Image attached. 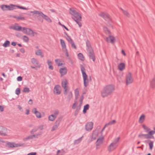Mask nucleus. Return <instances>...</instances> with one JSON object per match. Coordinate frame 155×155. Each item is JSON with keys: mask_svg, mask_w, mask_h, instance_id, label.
Here are the masks:
<instances>
[{"mask_svg": "<svg viewBox=\"0 0 155 155\" xmlns=\"http://www.w3.org/2000/svg\"><path fill=\"white\" fill-rule=\"evenodd\" d=\"M114 87L110 85H107L104 87L101 92L102 96L104 98L110 95L114 91Z\"/></svg>", "mask_w": 155, "mask_h": 155, "instance_id": "obj_1", "label": "nucleus"}, {"mask_svg": "<svg viewBox=\"0 0 155 155\" xmlns=\"http://www.w3.org/2000/svg\"><path fill=\"white\" fill-rule=\"evenodd\" d=\"M70 13L73 16L72 17V18L76 21L80 27H81L82 26V24L79 21L81 20L82 18L81 15L75 10H71V8H70Z\"/></svg>", "mask_w": 155, "mask_h": 155, "instance_id": "obj_2", "label": "nucleus"}, {"mask_svg": "<svg viewBox=\"0 0 155 155\" xmlns=\"http://www.w3.org/2000/svg\"><path fill=\"white\" fill-rule=\"evenodd\" d=\"M80 68L84 80V85L85 87H86L88 85L89 82L87 78V76L85 71V69L83 66L81 64L80 65Z\"/></svg>", "mask_w": 155, "mask_h": 155, "instance_id": "obj_3", "label": "nucleus"}, {"mask_svg": "<svg viewBox=\"0 0 155 155\" xmlns=\"http://www.w3.org/2000/svg\"><path fill=\"white\" fill-rule=\"evenodd\" d=\"M30 12L31 13H33L34 14L38 15L39 16H41L42 18L47 21L49 23L52 22V20L47 15L44 14L41 12L34 10V11H31Z\"/></svg>", "mask_w": 155, "mask_h": 155, "instance_id": "obj_4", "label": "nucleus"}, {"mask_svg": "<svg viewBox=\"0 0 155 155\" xmlns=\"http://www.w3.org/2000/svg\"><path fill=\"white\" fill-rule=\"evenodd\" d=\"M120 139L119 137L115 139L113 142L111 143L108 147V150L111 152L114 150L118 146L117 143Z\"/></svg>", "mask_w": 155, "mask_h": 155, "instance_id": "obj_5", "label": "nucleus"}, {"mask_svg": "<svg viewBox=\"0 0 155 155\" xmlns=\"http://www.w3.org/2000/svg\"><path fill=\"white\" fill-rule=\"evenodd\" d=\"M68 83V81L66 79H64L61 82L62 87L64 90V95H66L70 90L69 87L67 85Z\"/></svg>", "mask_w": 155, "mask_h": 155, "instance_id": "obj_6", "label": "nucleus"}, {"mask_svg": "<svg viewBox=\"0 0 155 155\" xmlns=\"http://www.w3.org/2000/svg\"><path fill=\"white\" fill-rule=\"evenodd\" d=\"M105 32L109 36L108 37H107L106 38V41L108 43L110 42L112 44L114 43L115 42V38L114 36L111 35L110 31L108 30Z\"/></svg>", "mask_w": 155, "mask_h": 155, "instance_id": "obj_7", "label": "nucleus"}, {"mask_svg": "<svg viewBox=\"0 0 155 155\" xmlns=\"http://www.w3.org/2000/svg\"><path fill=\"white\" fill-rule=\"evenodd\" d=\"M31 62L35 66H31V67L32 68L35 69L37 70L36 68H40L41 67V65L39 64V62L35 58H33L31 59Z\"/></svg>", "mask_w": 155, "mask_h": 155, "instance_id": "obj_8", "label": "nucleus"}, {"mask_svg": "<svg viewBox=\"0 0 155 155\" xmlns=\"http://www.w3.org/2000/svg\"><path fill=\"white\" fill-rule=\"evenodd\" d=\"M22 31L24 34L29 35H31L32 36H34L35 35L34 31L32 30L30 28L23 27Z\"/></svg>", "mask_w": 155, "mask_h": 155, "instance_id": "obj_9", "label": "nucleus"}, {"mask_svg": "<svg viewBox=\"0 0 155 155\" xmlns=\"http://www.w3.org/2000/svg\"><path fill=\"white\" fill-rule=\"evenodd\" d=\"M62 119L61 117H58L56 120V122L54 124V125L53 126L51 130V131H53L57 130L59 126V124Z\"/></svg>", "mask_w": 155, "mask_h": 155, "instance_id": "obj_10", "label": "nucleus"}, {"mask_svg": "<svg viewBox=\"0 0 155 155\" xmlns=\"http://www.w3.org/2000/svg\"><path fill=\"white\" fill-rule=\"evenodd\" d=\"M104 137H99L97 140L96 142V149H99L100 148V146L102 145L104 142Z\"/></svg>", "mask_w": 155, "mask_h": 155, "instance_id": "obj_11", "label": "nucleus"}, {"mask_svg": "<svg viewBox=\"0 0 155 155\" xmlns=\"http://www.w3.org/2000/svg\"><path fill=\"white\" fill-rule=\"evenodd\" d=\"M61 92V86L59 85H56L54 87V93L57 95H59Z\"/></svg>", "mask_w": 155, "mask_h": 155, "instance_id": "obj_12", "label": "nucleus"}, {"mask_svg": "<svg viewBox=\"0 0 155 155\" xmlns=\"http://www.w3.org/2000/svg\"><path fill=\"white\" fill-rule=\"evenodd\" d=\"M126 81L127 84H128L132 83L133 81L131 74L129 72L126 76Z\"/></svg>", "mask_w": 155, "mask_h": 155, "instance_id": "obj_13", "label": "nucleus"}, {"mask_svg": "<svg viewBox=\"0 0 155 155\" xmlns=\"http://www.w3.org/2000/svg\"><path fill=\"white\" fill-rule=\"evenodd\" d=\"M87 50L90 58L92 59L93 61H94L95 57L93 50V49H87Z\"/></svg>", "mask_w": 155, "mask_h": 155, "instance_id": "obj_14", "label": "nucleus"}, {"mask_svg": "<svg viewBox=\"0 0 155 155\" xmlns=\"http://www.w3.org/2000/svg\"><path fill=\"white\" fill-rule=\"evenodd\" d=\"M100 15L106 21H111V19L109 15L108 14L105 13H102L100 14Z\"/></svg>", "mask_w": 155, "mask_h": 155, "instance_id": "obj_15", "label": "nucleus"}, {"mask_svg": "<svg viewBox=\"0 0 155 155\" xmlns=\"http://www.w3.org/2000/svg\"><path fill=\"white\" fill-rule=\"evenodd\" d=\"M0 135L2 136H7V135L6 133L7 131V129L5 127L2 126H0Z\"/></svg>", "mask_w": 155, "mask_h": 155, "instance_id": "obj_16", "label": "nucleus"}, {"mask_svg": "<svg viewBox=\"0 0 155 155\" xmlns=\"http://www.w3.org/2000/svg\"><path fill=\"white\" fill-rule=\"evenodd\" d=\"M93 123L90 122L87 123L85 125V129L87 131H90L92 130L93 128Z\"/></svg>", "mask_w": 155, "mask_h": 155, "instance_id": "obj_17", "label": "nucleus"}, {"mask_svg": "<svg viewBox=\"0 0 155 155\" xmlns=\"http://www.w3.org/2000/svg\"><path fill=\"white\" fill-rule=\"evenodd\" d=\"M32 112L35 114L36 117L38 118L41 117V114L40 112L37 110L36 108H34L32 110Z\"/></svg>", "mask_w": 155, "mask_h": 155, "instance_id": "obj_18", "label": "nucleus"}, {"mask_svg": "<svg viewBox=\"0 0 155 155\" xmlns=\"http://www.w3.org/2000/svg\"><path fill=\"white\" fill-rule=\"evenodd\" d=\"M67 72V69L66 67L61 68L59 70V72L61 74V77L66 74Z\"/></svg>", "mask_w": 155, "mask_h": 155, "instance_id": "obj_19", "label": "nucleus"}, {"mask_svg": "<svg viewBox=\"0 0 155 155\" xmlns=\"http://www.w3.org/2000/svg\"><path fill=\"white\" fill-rule=\"evenodd\" d=\"M98 133L97 131L95 130L94 131L91 136V138L92 139L91 141L95 140L98 137Z\"/></svg>", "mask_w": 155, "mask_h": 155, "instance_id": "obj_20", "label": "nucleus"}, {"mask_svg": "<svg viewBox=\"0 0 155 155\" xmlns=\"http://www.w3.org/2000/svg\"><path fill=\"white\" fill-rule=\"evenodd\" d=\"M10 28L17 31H22V30L21 27L17 25L10 26Z\"/></svg>", "mask_w": 155, "mask_h": 155, "instance_id": "obj_21", "label": "nucleus"}, {"mask_svg": "<svg viewBox=\"0 0 155 155\" xmlns=\"http://www.w3.org/2000/svg\"><path fill=\"white\" fill-rule=\"evenodd\" d=\"M125 64L124 63H121L118 65V68L120 71H122L125 69Z\"/></svg>", "mask_w": 155, "mask_h": 155, "instance_id": "obj_22", "label": "nucleus"}, {"mask_svg": "<svg viewBox=\"0 0 155 155\" xmlns=\"http://www.w3.org/2000/svg\"><path fill=\"white\" fill-rule=\"evenodd\" d=\"M60 41L62 50H66V45L64 41L62 39H60Z\"/></svg>", "mask_w": 155, "mask_h": 155, "instance_id": "obj_23", "label": "nucleus"}, {"mask_svg": "<svg viewBox=\"0 0 155 155\" xmlns=\"http://www.w3.org/2000/svg\"><path fill=\"white\" fill-rule=\"evenodd\" d=\"M35 54L38 56H40L41 58L44 57V55L43 54L42 51L40 49H39L35 51Z\"/></svg>", "mask_w": 155, "mask_h": 155, "instance_id": "obj_24", "label": "nucleus"}, {"mask_svg": "<svg viewBox=\"0 0 155 155\" xmlns=\"http://www.w3.org/2000/svg\"><path fill=\"white\" fill-rule=\"evenodd\" d=\"M13 18H16L17 21L24 20H25V18L23 16H19L18 17H17L15 16H13Z\"/></svg>", "mask_w": 155, "mask_h": 155, "instance_id": "obj_25", "label": "nucleus"}, {"mask_svg": "<svg viewBox=\"0 0 155 155\" xmlns=\"http://www.w3.org/2000/svg\"><path fill=\"white\" fill-rule=\"evenodd\" d=\"M16 5H14L13 4H11L10 5H8V10H13L14 9H15V8H14V7H16Z\"/></svg>", "mask_w": 155, "mask_h": 155, "instance_id": "obj_26", "label": "nucleus"}, {"mask_svg": "<svg viewBox=\"0 0 155 155\" xmlns=\"http://www.w3.org/2000/svg\"><path fill=\"white\" fill-rule=\"evenodd\" d=\"M47 63L49 66V69L52 70L54 69L52 65V62L49 60H48L47 61Z\"/></svg>", "mask_w": 155, "mask_h": 155, "instance_id": "obj_27", "label": "nucleus"}, {"mask_svg": "<svg viewBox=\"0 0 155 155\" xmlns=\"http://www.w3.org/2000/svg\"><path fill=\"white\" fill-rule=\"evenodd\" d=\"M56 117L57 116H56L51 114L49 116L48 119L51 121H53Z\"/></svg>", "mask_w": 155, "mask_h": 155, "instance_id": "obj_28", "label": "nucleus"}, {"mask_svg": "<svg viewBox=\"0 0 155 155\" xmlns=\"http://www.w3.org/2000/svg\"><path fill=\"white\" fill-rule=\"evenodd\" d=\"M55 63L57 64L58 66H61L63 65V63H61V61L60 59H56L55 60Z\"/></svg>", "mask_w": 155, "mask_h": 155, "instance_id": "obj_29", "label": "nucleus"}, {"mask_svg": "<svg viewBox=\"0 0 155 155\" xmlns=\"http://www.w3.org/2000/svg\"><path fill=\"white\" fill-rule=\"evenodd\" d=\"M83 137L82 136L81 137L78 139L75 140L74 141V144H77L79 143L82 140V138Z\"/></svg>", "mask_w": 155, "mask_h": 155, "instance_id": "obj_30", "label": "nucleus"}, {"mask_svg": "<svg viewBox=\"0 0 155 155\" xmlns=\"http://www.w3.org/2000/svg\"><path fill=\"white\" fill-rule=\"evenodd\" d=\"M10 42L9 41L6 40L5 43L3 44L2 46L4 47H6L10 46Z\"/></svg>", "mask_w": 155, "mask_h": 155, "instance_id": "obj_31", "label": "nucleus"}, {"mask_svg": "<svg viewBox=\"0 0 155 155\" xmlns=\"http://www.w3.org/2000/svg\"><path fill=\"white\" fill-rule=\"evenodd\" d=\"M78 56L80 60L82 61H84V58L82 53H79L78 54Z\"/></svg>", "mask_w": 155, "mask_h": 155, "instance_id": "obj_32", "label": "nucleus"}, {"mask_svg": "<svg viewBox=\"0 0 155 155\" xmlns=\"http://www.w3.org/2000/svg\"><path fill=\"white\" fill-rule=\"evenodd\" d=\"M6 145L9 148H14V143H11L10 142H7Z\"/></svg>", "mask_w": 155, "mask_h": 155, "instance_id": "obj_33", "label": "nucleus"}, {"mask_svg": "<svg viewBox=\"0 0 155 155\" xmlns=\"http://www.w3.org/2000/svg\"><path fill=\"white\" fill-rule=\"evenodd\" d=\"M145 116L144 114H142L140 117L139 122L140 123H142L145 119Z\"/></svg>", "mask_w": 155, "mask_h": 155, "instance_id": "obj_34", "label": "nucleus"}, {"mask_svg": "<svg viewBox=\"0 0 155 155\" xmlns=\"http://www.w3.org/2000/svg\"><path fill=\"white\" fill-rule=\"evenodd\" d=\"M86 46L88 49H92L90 44V41L87 40L86 41Z\"/></svg>", "mask_w": 155, "mask_h": 155, "instance_id": "obj_35", "label": "nucleus"}, {"mask_svg": "<svg viewBox=\"0 0 155 155\" xmlns=\"http://www.w3.org/2000/svg\"><path fill=\"white\" fill-rule=\"evenodd\" d=\"M72 97V94L71 91H70L68 94L67 99L69 101Z\"/></svg>", "mask_w": 155, "mask_h": 155, "instance_id": "obj_36", "label": "nucleus"}, {"mask_svg": "<svg viewBox=\"0 0 155 155\" xmlns=\"http://www.w3.org/2000/svg\"><path fill=\"white\" fill-rule=\"evenodd\" d=\"M148 141H149V146L150 149L152 150L153 148V141H151V140H149Z\"/></svg>", "mask_w": 155, "mask_h": 155, "instance_id": "obj_37", "label": "nucleus"}, {"mask_svg": "<svg viewBox=\"0 0 155 155\" xmlns=\"http://www.w3.org/2000/svg\"><path fill=\"white\" fill-rule=\"evenodd\" d=\"M0 7L3 11L8 10V5H2L0 6Z\"/></svg>", "mask_w": 155, "mask_h": 155, "instance_id": "obj_38", "label": "nucleus"}, {"mask_svg": "<svg viewBox=\"0 0 155 155\" xmlns=\"http://www.w3.org/2000/svg\"><path fill=\"white\" fill-rule=\"evenodd\" d=\"M74 93L75 95V98L77 100L78 98L79 94V91L78 90V88H77L75 90Z\"/></svg>", "mask_w": 155, "mask_h": 155, "instance_id": "obj_39", "label": "nucleus"}, {"mask_svg": "<svg viewBox=\"0 0 155 155\" xmlns=\"http://www.w3.org/2000/svg\"><path fill=\"white\" fill-rule=\"evenodd\" d=\"M144 135L145 136V138L147 139H151L153 137V136L152 135L151 136V135H150V134H149V132H148V134H145Z\"/></svg>", "mask_w": 155, "mask_h": 155, "instance_id": "obj_40", "label": "nucleus"}, {"mask_svg": "<svg viewBox=\"0 0 155 155\" xmlns=\"http://www.w3.org/2000/svg\"><path fill=\"white\" fill-rule=\"evenodd\" d=\"M116 123V121L115 120H113L109 122L107 124H106L108 126L109 125L114 124Z\"/></svg>", "mask_w": 155, "mask_h": 155, "instance_id": "obj_41", "label": "nucleus"}, {"mask_svg": "<svg viewBox=\"0 0 155 155\" xmlns=\"http://www.w3.org/2000/svg\"><path fill=\"white\" fill-rule=\"evenodd\" d=\"M23 37V39L24 41L26 42H28L29 39L27 36L25 35H24Z\"/></svg>", "mask_w": 155, "mask_h": 155, "instance_id": "obj_42", "label": "nucleus"}, {"mask_svg": "<svg viewBox=\"0 0 155 155\" xmlns=\"http://www.w3.org/2000/svg\"><path fill=\"white\" fill-rule=\"evenodd\" d=\"M142 127L144 129L146 130V131L147 132H148L150 130L149 128H148L144 124H143L142 125Z\"/></svg>", "mask_w": 155, "mask_h": 155, "instance_id": "obj_43", "label": "nucleus"}, {"mask_svg": "<svg viewBox=\"0 0 155 155\" xmlns=\"http://www.w3.org/2000/svg\"><path fill=\"white\" fill-rule=\"evenodd\" d=\"M30 91L29 88L28 87H24L22 91L23 92H29Z\"/></svg>", "mask_w": 155, "mask_h": 155, "instance_id": "obj_44", "label": "nucleus"}, {"mask_svg": "<svg viewBox=\"0 0 155 155\" xmlns=\"http://www.w3.org/2000/svg\"><path fill=\"white\" fill-rule=\"evenodd\" d=\"M66 38L67 40L70 43L71 42L73 41L70 38V37L69 35H67V36H66Z\"/></svg>", "mask_w": 155, "mask_h": 155, "instance_id": "obj_45", "label": "nucleus"}, {"mask_svg": "<svg viewBox=\"0 0 155 155\" xmlns=\"http://www.w3.org/2000/svg\"><path fill=\"white\" fill-rule=\"evenodd\" d=\"M122 11H123V13L124 14V15H126L128 17L129 15V14L128 12L126 11H125L123 9H121Z\"/></svg>", "mask_w": 155, "mask_h": 155, "instance_id": "obj_46", "label": "nucleus"}, {"mask_svg": "<svg viewBox=\"0 0 155 155\" xmlns=\"http://www.w3.org/2000/svg\"><path fill=\"white\" fill-rule=\"evenodd\" d=\"M41 132L40 134H37L35 135H32V136L33 138H38V136L41 135Z\"/></svg>", "mask_w": 155, "mask_h": 155, "instance_id": "obj_47", "label": "nucleus"}, {"mask_svg": "<svg viewBox=\"0 0 155 155\" xmlns=\"http://www.w3.org/2000/svg\"><path fill=\"white\" fill-rule=\"evenodd\" d=\"M15 93L17 95H19L20 93V88H17L16 89Z\"/></svg>", "mask_w": 155, "mask_h": 155, "instance_id": "obj_48", "label": "nucleus"}, {"mask_svg": "<svg viewBox=\"0 0 155 155\" xmlns=\"http://www.w3.org/2000/svg\"><path fill=\"white\" fill-rule=\"evenodd\" d=\"M23 144H20L19 143L17 144H14V147H20L22 146Z\"/></svg>", "mask_w": 155, "mask_h": 155, "instance_id": "obj_49", "label": "nucleus"}, {"mask_svg": "<svg viewBox=\"0 0 155 155\" xmlns=\"http://www.w3.org/2000/svg\"><path fill=\"white\" fill-rule=\"evenodd\" d=\"M153 129L155 131H153V130H152V131H150L149 132V134H150V135H151V136L153 135L155 133V127H154L153 128Z\"/></svg>", "mask_w": 155, "mask_h": 155, "instance_id": "obj_50", "label": "nucleus"}, {"mask_svg": "<svg viewBox=\"0 0 155 155\" xmlns=\"http://www.w3.org/2000/svg\"><path fill=\"white\" fill-rule=\"evenodd\" d=\"M89 105L88 104H87L84 106V109L87 110L89 109Z\"/></svg>", "mask_w": 155, "mask_h": 155, "instance_id": "obj_51", "label": "nucleus"}, {"mask_svg": "<svg viewBox=\"0 0 155 155\" xmlns=\"http://www.w3.org/2000/svg\"><path fill=\"white\" fill-rule=\"evenodd\" d=\"M70 43L71 44V47L72 48H73L75 49L76 48V46L75 44H74V42L73 41L71 42Z\"/></svg>", "mask_w": 155, "mask_h": 155, "instance_id": "obj_52", "label": "nucleus"}, {"mask_svg": "<svg viewBox=\"0 0 155 155\" xmlns=\"http://www.w3.org/2000/svg\"><path fill=\"white\" fill-rule=\"evenodd\" d=\"M77 104V101H74V103L73 104V106L72 107V108L73 109H75L76 108Z\"/></svg>", "mask_w": 155, "mask_h": 155, "instance_id": "obj_53", "label": "nucleus"}, {"mask_svg": "<svg viewBox=\"0 0 155 155\" xmlns=\"http://www.w3.org/2000/svg\"><path fill=\"white\" fill-rule=\"evenodd\" d=\"M33 137L32 136V135H30V136H28L27 137H26L25 138V139H24V140H29L30 139H33Z\"/></svg>", "mask_w": 155, "mask_h": 155, "instance_id": "obj_54", "label": "nucleus"}, {"mask_svg": "<svg viewBox=\"0 0 155 155\" xmlns=\"http://www.w3.org/2000/svg\"><path fill=\"white\" fill-rule=\"evenodd\" d=\"M16 7H17L18 8H20V9H25V10L27 9V8L25 7H22V6H16Z\"/></svg>", "mask_w": 155, "mask_h": 155, "instance_id": "obj_55", "label": "nucleus"}, {"mask_svg": "<svg viewBox=\"0 0 155 155\" xmlns=\"http://www.w3.org/2000/svg\"><path fill=\"white\" fill-rule=\"evenodd\" d=\"M37 130V129H34L31 130L30 132H31V134H34L35 132Z\"/></svg>", "mask_w": 155, "mask_h": 155, "instance_id": "obj_56", "label": "nucleus"}, {"mask_svg": "<svg viewBox=\"0 0 155 155\" xmlns=\"http://www.w3.org/2000/svg\"><path fill=\"white\" fill-rule=\"evenodd\" d=\"M22 78L21 76H18L17 78V80L18 81H22Z\"/></svg>", "mask_w": 155, "mask_h": 155, "instance_id": "obj_57", "label": "nucleus"}, {"mask_svg": "<svg viewBox=\"0 0 155 155\" xmlns=\"http://www.w3.org/2000/svg\"><path fill=\"white\" fill-rule=\"evenodd\" d=\"M18 107L19 109L21 112L23 111V110L22 109V107L20 105H18L17 106Z\"/></svg>", "mask_w": 155, "mask_h": 155, "instance_id": "obj_58", "label": "nucleus"}, {"mask_svg": "<svg viewBox=\"0 0 155 155\" xmlns=\"http://www.w3.org/2000/svg\"><path fill=\"white\" fill-rule=\"evenodd\" d=\"M81 104H80V105L78 106H77V109L76 110L79 112V110H80V108H81Z\"/></svg>", "mask_w": 155, "mask_h": 155, "instance_id": "obj_59", "label": "nucleus"}, {"mask_svg": "<svg viewBox=\"0 0 155 155\" xmlns=\"http://www.w3.org/2000/svg\"><path fill=\"white\" fill-rule=\"evenodd\" d=\"M63 51L64 52H65V55L66 56H68V54L67 49H66V50H63Z\"/></svg>", "mask_w": 155, "mask_h": 155, "instance_id": "obj_60", "label": "nucleus"}, {"mask_svg": "<svg viewBox=\"0 0 155 155\" xmlns=\"http://www.w3.org/2000/svg\"><path fill=\"white\" fill-rule=\"evenodd\" d=\"M37 154L36 152H31L27 154V155H36Z\"/></svg>", "mask_w": 155, "mask_h": 155, "instance_id": "obj_61", "label": "nucleus"}, {"mask_svg": "<svg viewBox=\"0 0 155 155\" xmlns=\"http://www.w3.org/2000/svg\"><path fill=\"white\" fill-rule=\"evenodd\" d=\"M59 112L58 110H56L54 112V115L55 116H57V115L58 114Z\"/></svg>", "mask_w": 155, "mask_h": 155, "instance_id": "obj_62", "label": "nucleus"}, {"mask_svg": "<svg viewBox=\"0 0 155 155\" xmlns=\"http://www.w3.org/2000/svg\"><path fill=\"white\" fill-rule=\"evenodd\" d=\"M108 126H107V125L106 124L105 125L104 127L102 129V130H101V134H102V132H103V131L104 130H105V128L106 127H107Z\"/></svg>", "mask_w": 155, "mask_h": 155, "instance_id": "obj_63", "label": "nucleus"}, {"mask_svg": "<svg viewBox=\"0 0 155 155\" xmlns=\"http://www.w3.org/2000/svg\"><path fill=\"white\" fill-rule=\"evenodd\" d=\"M20 51L22 53H24L25 52V50L23 48L20 49Z\"/></svg>", "mask_w": 155, "mask_h": 155, "instance_id": "obj_64", "label": "nucleus"}]
</instances>
